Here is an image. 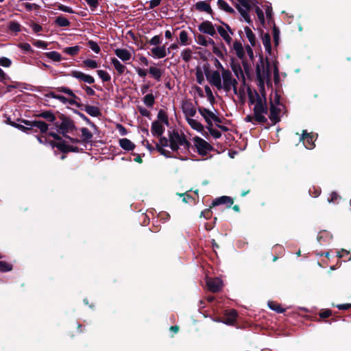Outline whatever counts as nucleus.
<instances>
[{
  "label": "nucleus",
  "instance_id": "nucleus-1",
  "mask_svg": "<svg viewBox=\"0 0 351 351\" xmlns=\"http://www.w3.org/2000/svg\"><path fill=\"white\" fill-rule=\"evenodd\" d=\"M20 121L25 124L26 126L16 123H12L11 125L27 134L29 132V131H32L34 128L38 129L41 134H46L49 127L48 123L44 121L40 120L29 121L26 119H21Z\"/></svg>",
  "mask_w": 351,
  "mask_h": 351
},
{
  "label": "nucleus",
  "instance_id": "nucleus-2",
  "mask_svg": "<svg viewBox=\"0 0 351 351\" xmlns=\"http://www.w3.org/2000/svg\"><path fill=\"white\" fill-rule=\"evenodd\" d=\"M56 113L58 114V119L61 121V123L56 121L54 123V126L63 136H66V134L70 131L76 130L75 123L69 117L58 111H56Z\"/></svg>",
  "mask_w": 351,
  "mask_h": 351
},
{
  "label": "nucleus",
  "instance_id": "nucleus-3",
  "mask_svg": "<svg viewBox=\"0 0 351 351\" xmlns=\"http://www.w3.org/2000/svg\"><path fill=\"white\" fill-rule=\"evenodd\" d=\"M193 141L197 152L202 156H207L208 152L213 149V147L210 144L199 136L194 137Z\"/></svg>",
  "mask_w": 351,
  "mask_h": 351
},
{
  "label": "nucleus",
  "instance_id": "nucleus-4",
  "mask_svg": "<svg viewBox=\"0 0 351 351\" xmlns=\"http://www.w3.org/2000/svg\"><path fill=\"white\" fill-rule=\"evenodd\" d=\"M56 90L58 92L64 93L68 95L69 96L71 97V98L69 99V101H68V103L69 104L75 106L76 107H77L80 109H82L84 104L79 102V101H80V98L78 97L77 96H76L74 94V93L72 91L71 89H70L69 88L66 87V86H60V87H57L56 88Z\"/></svg>",
  "mask_w": 351,
  "mask_h": 351
},
{
  "label": "nucleus",
  "instance_id": "nucleus-5",
  "mask_svg": "<svg viewBox=\"0 0 351 351\" xmlns=\"http://www.w3.org/2000/svg\"><path fill=\"white\" fill-rule=\"evenodd\" d=\"M315 136L312 132H308L304 130L300 136V141L303 143L304 146L308 149H313L315 147Z\"/></svg>",
  "mask_w": 351,
  "mask_h": 351
},
{
  "label": "nucleus",
  "instance_id": "nucleus-6",
  "mask_svg": "<svg viewBox=\"0 0 351 351\" xmlns=\"http://www.w3.org/2000/svg\"><path fill=\"white\" fill-rule=\"evenodd\" d=\"M256 75L258 82L257 85L258 86L259 91L261 94V96L264 98V99H265L266 92L265 88V77L264 75L261 73L259 64L256 65Z\"/></svg>",
  "mask_w": 351,
  "mask_h": 351
},
{
  "label": "nucleus",
  "instance_id": "nucleus-7",
  "mask_svg": "<svg viewBox=\"0 0 351 351\" xmlns=\"http://www.w3.org/2000/svg\"><path fill=\"white\" fill-rule=\"evenodd\" d=\"M69 75L79 80L80 81L88 83L89 84H92L95 82V78L93 76L85 74L79 71H71Z\"/></svg>",
  "mask_w": 351,
  "mask_h": 351
},
{
  "label": "nucleus",
  "instance_id": "nucleus-8",
  "mask_svg": "<svg viewBox=\"0 0 351 351\" xmlns=\"http://www.w3.org/2000/svg\"><path fill=\"white\" fill-rule=\"evenodd\" d=\"M198 29L199 32L208 34L211 36H215L216 35L215 27L209 21H204L200 23L198 26Z\"/></svg>",
  "mask_w": 351,
  "mask_h": 351
},
{
  "label": "nucleus",
  "instance_id": "nucleus-9",
  "mask_svg": "<svg viewBox=\"0 0 351 351\" xmlns=\"http://www.w3.org/2000/svg\"><path fill=\"white\" fill-rule=\"evenodd\" d=\"M255 96L256 97V104L253 109L254 112H260L263 114H267L268 109L266 106V99L263 101L258 93L256 90H254Z\"/></svg>",
  "mask_w": 351,
  "mask_h": 351
},
{
  "label": "nucleus",
  "instance_id": "nucleus-10",
  "mask_svg": "<svg viewBox=\"0 0 351 351\" xmlns=\"http://www.w3.org/2000/svg\"><path fill=\"white\" fill-rule=\"evenodd\" d=\"M206 285L210 291L217 293L222 288V280L219 278H210L207 280Z\"/></svg>",
  "mask_w": 351,
  "mask_h": 351
},
{
  "label": "nucleus",
  "instance_id": "nucleus-11",
  "mask_svg": "<svg viewBox=\"0 0 351 351\" xmlns=\"http://www.w3.org/2000/svg\"><path fill=\"white\" fill-rule=\"evenodd\" d=\"M221 77L223 79L222 88L226 92H229L231 90V82L233 80L232 73L228 69L224 70L221 73Z\"/></svg>",
  "mask_w": 351,
  "mask_h": 351
},
{
  "label": "nucleus",
  "instance_id": "nucleus-12",
  "mask_svg": "<svg viewBox=\"0 0 351 351\" xmlns=\"http://www.w3.org/2000/svg\"><path fill=\"white\" fill-rule=\"evenodd\" d=\"M36 118H43L48 122L55 123L56 122V116L54 112L52 110H41L37 114H34Z\"/></svg>",
  "mask_w": 351,
  "mask_h": 351
},
{
  "label": "nucleus",
  "instance_id": "nucleus-13",
  "mask_svg": "<svg viewBox=\"0 0 351 351\" xmlns=\"http://www.w3.org/2000/svg\"><path fill=\"white\" fill-rule=\"evenodd\" d=\"M207 80L218 90H221L222 88L221 78L218 71H214L210 73L209 79H207Z\"/></svg>",
  "mask_w": 351,
  "mask_h": 351
},
{
  "label": "nucleus",
  "instance_id": "nucleus-14",
  "mask_svg": "<svg viewBox=\"0 0 351 351\" xmlns=\"http://www.w3.org/2000/svg\"><path fill=\"white\" fill-rule=\"evenodd\" d=\"M234 203V200L232 197L228 196H221L216 198L212 202V206H217L221 204H226V208H230Z\"/></svg>",
  "mask_w": 351,
  "mask_h": 351
},
{
  "label": "nucleus",
  "instance_id": "nucleus-15",
  "mask_svg": "<svg viewBox=\"0 0 351 351\" xmlns=\"http://www.w3.org/2000/svg\"><path fill=\"white\" fill-rule=\"evenodd\" d=\"M194 7L197 11L206 12V13L210 14L212 16L214 14L208 1H198L194 5Z\"/></svg>",
  "mask_w": 351,
  "mask_h": 351
},
{
  "label": "nucleus",
  "instance_id": "nucleus-16",
  "mask_svg": "<svg viewBox=\"0 0 351 351\" xmlns=\"http://www.w3.org/2000/svg\"><path fill=\"white\" fill-rule=\"evenodd\" d=\"M230 64L232 71L237 77H239V75L244 77V74L242 68L239 62L236 60L234 57L230 58ZM243 81L245 82V78H243Z\"/></svg>",
  "mask_w": 351,
  "mask_h": 351
},
{
  "label": "nucleus",
  "instance_id": "nucleus-17",
  "mask_svg": "<svg viewBox=\"0 0 351 351\" xmlns=\"http://www.w3.org/2000/svg\"><path fill=\"white\" fill-rule=\"evenodd\" d=\"M165 127L158 121H154L152 123L151 132L153 136L159 137L162 135L165 132Z\"/></svg>",
  "mask_w": 351,
  "mask_h": 351
},
{
  "label": "nucleus",
  "instance_id": "nucleus-18",
  "mask_svg": "<svg viewBox=\"0 0 351 351\" xmlns=\"http://www.w3.org/2000/svg\"><path fill=\"white\" fill-rule=\"evenodd\" d=\"M237 317V311L234 309H231L229 311H227L225 314L223 323L227 325H234V324L236 322Z\"/></svg>",
  "mask_w": 351,
  "mask_h": 351
},
{
  "label": "nucleus",
  "instance_id": "nucleus-19",
  "mask_svg": "<svg viewBox=\"0 0 351 351\" xmlns=\"http://www.w3.org/2000/svg\"><path fill=\"white\" fill-rule=\"evenodd\" d=\"M270 114L269 116V119L276 124V123L280 121L279 114L280 112V110L276 107L273 102L271 101L270 102Z\"/></svg>",
  "mask_w": 351,
  "mask_h": 351
},
{
  "label": "nucleus",
  "instance_id": "nucleus-20",
  "mask_svg": "<svg viewBox=\"0 0 351 351\" xmlns=\"http://www.w3.org/2000/svg\"><path fill=\"white\" fill-rule=\"evenodd\" d=\"M258 64H260V69H261V73L263 75H265V73H266L267 75H269V62L267 58H266L265 60L263 54L259 55V60H258V62H257L256 65Z\"/></svg>",
  "mask_w": 351,
  "mask_h": 351
},
{
  "label": "nucleus",
  "instance_id": "nucleus-21",
  "mask_svg": "<svg viewBox=\"0 0 351 351\" xmlns=\"http://www.w3.org/2000/svg\"><path fill=\"white\" fill-rule=\"evenodd\" d=\"M82 110H84L86 113H88L91 117H99L101 116V112L99 110V108L97 106H90V105H85L84 104V106Z\"/></svg>",
  "mask_w": 351,
  "mask_h": 351
},
{
  "label": "nucleus",
  "instance_id": "nucleus-22",
  "mask_svg": "<svg viewBox=\"0 0 351 351\" xmlns=\"http://www.w3.org/2000/svg\"><path fill=\"white\" fill-rule=\"evenodd\" d=\"M186 135L184 133L180 134L178 130H173L172 132L169 131V140H171L172 138L174 142L178 143L180 146H182V143Z\"/></svg>",
  "mask_w": 351,
  "mask_h": 351
},
{
  "label": "nucleus",
  "instance_id": "nucleus-23",
  "mask_svg": "<svg viewBox=\"0 0 351 351\" xmlns=\"http://www.w3.org/2000/svg\"><path fill=\"white\" fill-rule=\"evenodd\" d=\"M233 49L235 51L237 56L243 60L245 58V53L244 48L240 41L236 40L233 43Z\"/></svg>",
  "mask_w": 351,
  "mask_h": 351
},
{
  "label": "nucleus",
  "instance_id": "nucleus-24",
  "mask_svg": "<svg viewBox=\"0 0 351 351\" xmlns=\"http://www.w3.org/2000/svg\"><path fill=\"white\" fill-rule=\"evenodd\" d=\"M115 55L123 62H126L131 58L130 52L125 49H116L114 50Z\"/></svg>",
  "mask_w": 351,
  "mask_h": 351
},
{
  "label": "nucleus",
  "instance_id": "nucleus-25",
  "mask_svg": "<svg viewBox=\"0 0 351 351\" xmlns=\"http://www.w3.org/2000/svg\"><path fill=\"white\" fill-rule=\"evenodd\" d=\"M83 149H80L78 147L67 145L65 141H63L60 152L63 154H67L69 152H81Z\"/></svg>",
  "mask_w": 351,
  "mask_h": 351
},
{
  "label": "nucleus",
  "instance_id": "nucleus-26",
  "mask_svg": "<svg viewBox=\"0 0 351 351\" xmlns=\"http://www.w3.org/2000/svg\"><path fill=\"white\" fill-rule=\"evenodd\" d=\"M120 147L126 151H132L135 148V145L129 139L124 138L119 139Z\"/></svg>",
  "mask_w": 351,
  "mask_h": 351
},
{
  "label": "nucleus",
  "instance_id": "nucleus-27",
  "mask_svg": "<svg viewBox=\"0 0 351 351\" xmlns=\"http://www.w3.org/2000/svg\"><path fill=\"white\" fill-rule=\"evenodd\" d=\"M152 53H153L154 56L157 58H165L167 56L165 45L152 48Z\"/></svg>",
  "mask_w": 351,
  "mask_h": 351
},
{
  "label": "nucleus",
  "instance_id": "nucleus-28",
  "mask_svg": "<svg viewBox=\"0 0 351 351\" xmlns=\"http://www.w3.org/2000/svg\"><path fill=\"white\" fill-rule=\"evenodd\" d=\"M196 109L193 107V104L191 103H186L183 106V112L184 113L186 116V119L187 117H193L196 114Z\"/></svg>",
  "mask_w": 351,
  "mask_h": 351
},
{
  "label": "nucleus",
  "instance_id": "nucleus-29",
  "mask_svg": "<svg viewBox=\"0 0 351 351\" xmlns=\"http://www.w3.org/2000/svg\"><path fill=\"white\" fill-rule=\"evenodd\" d=\"M186 121L188 124L195 130L202 132L204 131V125L199 121L195 119H191L190 117L186 118Z\"/></svg>",
  "mask_w": 351,
  "mask_h": 351
},
{
  "label": "nucleus",
  "instance_id": "nucleus-30",
  "mask_svg": "<svg viewBox=\"0 0 351 351\" xmlns=\"http://www.w3.org/2000/svg\"><path fill=\"white\" fill-rule=\"evenodd\" d=\"M262 41L263 44L265 48V51L270 54L271 52V37L269 34L265 33L262 36Z\"/></svg>",
  "mask_w": 351,
  "mask_h": 351
},
{
  "label": "nucleus",
  "instance_id": "nucleus-31",
  "mask_svg": "<svg viewBox=\"0 0 351 351\" xmlns=\"http://www.w3.org/2000/svg\"><path fill=\"white\" fill-rule=\"evenodd\" d=\"M217 30L219 35L223 38L228 45H230L232 42V38L228 34V32L222 26H217Z\"/></svg>",
  "mask_w": 351,
  "mask_h": 351
},
{
  "label": "nucleus",
  "instance_id": "nucleus-32",
  "mask_svg": "<svg viewBox=\"0 0 351 351\" xmlns=\"http://www.w3.org/2000/svg\"><path fill=\"white\" fill-rule=\"evenodd\" d=\"M245 32L251 46L255 47L256 45V38L255 34L249 27H245Z\"/></svg>",
  "mask_w": 351,
  "mask_h": 351
},
{
  "label": "nucleus",
  "instance_id": "nucleus-33",
  "mask_svg": "<svg viewBox=\"0 0 351 351\" xmlns=\"http://www.w3.org/2000/svg\"><path fill=\"white\" fill-rule=\"evenodd\" d=\"M148 72L156 81H160L162 75L160 69L156 66H150Z\"/></svg>",
  "mask_w": 351,
  "mask_h": 351
},
{
  "label": "nucleus",
  "instance_id": "nucleus-34",
  "mask_svg": "<svg viewBox=\"0 0 351 351\" xmlns=\"http://www.w3.org/2000/svg\"><path fill=\"white\" fill-rule=\"evenodd\" d=\"M111 63L114 66L115 69L117 71L119 75H122L126 67L122 64L119 60H117L116 58H113L111 60Z\"/></svg>",
  "mask_w": 351,
  "mask_h": 351
},
{
  "label": "nucleus",
  "instance_id": "nucleus-35",
  "mask_svg": "<svg viewBox=\"0 0 351 351\" xmlns=\"http://www.w3.org/2000/svg\"><path fill=\"white\" fill-rule=\"evenodd\" d=\"M82 142L89 143L93 138V134L86 128H81Z\"/></svg>",
  "mask_w": 351,
  "mask_h": 351
},
{
  "label": "nucleus",
  "instance_id": "nucleus-36",
  "mask_svg": "<svg viewBox=\"0 0 351 351\" xmlns=\"http://www.w3.org/2000/svg\"><path fill=\"white\" fill-rule=\"evenodd\" d=\"M217 5L221 10H224L227 13L233 14L234 13V10L232 8H231L225 1L223 0H218Z\"/></svg>",
  "mask_w": 351,
  "mask_h": 351
},
{
  "label": "nucleus",
  "instance_id": "nucleus-37",
  "mask_svg": "<svg viewBox=\"0 0 351 351\" xmlns=\"http://www.w3.org/2000/svg\"><path fill=\"white\" fill-rule=\"evenodd\" d=\"M55 23L59 27H66L70 26V21L64 16H59L55 20Z\"/></svg>",
  "mask_w": 351,
  "mask_h": 351
},
{
  "label": "nucleus",
  "instance_id": "nucleus-38",
  "mask_svg": "<svg viewBox=\"0 0 351 351\" xmlns=\"http://www.w3.org/2000/svg\"><path fill=\"white\" fill-rule=\"evenodd\" d=\"M143 103L148 108H152L155 104V97L152 93L147 94L143 97Z\"/></svg>",
  "mask_w": 351,
  "mask_h": 351
},
{
  "label": "nucleus",
  "instance_id": "nucleus-39",
  "mask_svg": "<svg viewBox=\"0 0 351 351\" xmlns=\"http://www.w3.org/2000/svg\"><path fill=\"white\" fill-rule=\"evenodd\" d=\"M235 8L237 9L241 15L243 17L244 20L248 23L251 24L252 23L250 16L247 10L243 9L238 3L235 5Z\"/></svg>",
  "mask_w": 351,
  "mask_h": 351
},
{
  "label": "nucleus",
  "instance_id": "nucleus-40",
  "mask_svg": "<svg viewBox=\"0 0 351 351\" xmlns=\"http://www.w3.org/2000/svg\"><path fill=\"white\" fill-rule=\"evenodd\" d=\"M268 306L270 309L276 311L278 313H282L285 311V309L282 308L280 304L276 302H269Z\"/></svg>",
  "mask_w": 351,
  "mask_h": 351
},
{
  "label": "nucleus",
  "instance_id": "nucleus-41",
  "mask_svg": "<svg viewBox=\"0 0 351 351\" xmlns=\"http://www.w3.org/2000/svg\"><path fill=\"white\" fill-rule=\"evenodd\" d=\"M157 118L158 119V121H160V122L165 123V125H169V123L168 115L164 110H162V109L159 110V111L158 112Z\"/></svg>",
  "mask_w": 351,
  "mask_h": 351
},
{
  "label": "nucleus",
  "instance_id": "nucleus-42",
  "mask_svg": "<svg viewBox=\"0 0 351 351\" xmlns=\"http://www.w3.org/2000/svg\"><path fill=\"white\" fill-rule=\"evenodd\" d=\"M45 56L55 62H60L62 59L60 53L56 51L45 53Z\"/></svg>",
  "mask_w": 351,
  "mask_h": 351
},
{
  "label": "nucleus",
  "instance_id": "nucleus-43",
  "mask_svg": "<svg viewBox=\"0 0 351 351\" xmlns=\"http://www.w3.org/2000/svg\"><path fill=\"white\" fill-rule=\"evenodd\" d=\"M197 110L204 119L205 117H209L210 119H212L213 117L215 115L212 111L202 106H199Z\"/></svg>",
  "mask_w": 351,
  "mask_h": 351
},
{
  "label": "nucleus",
  "instance_id": "nucleus-44",
  "mask_svg": "<svg viewBox=\"0 0 351 351\" xmlns=\"http://www.w3.org/2000/svg\"><path fill=\"white\" fill-rule=\"evenodd\" d=\"M80 51V46L69 47L64 49V52L72 56H75L78 54Z\"/></svg>",
  "mask_w": 351,
  "mask_h": 351
},
{
  "label": "nucleus",
  "instance_id": "nucleus-45",
  "mask_svg": "<svg viewBox=\"0 0 351 351\" xmlns=\"http://www.w3.org/2000/svg\"><path fill=\"white\" fill-rule=\"evenodd\" d=\"M21 25L14 21H12L8 24V29L14 33L21 32Z\"/></svg>",
  "mask_w": 351,
  "mask_h": 351
},
{
  "label": "nucleus",
  "instance_id": "nucleus-46",
  "mask_svg": "<svg viewBox=\"0 0 351 351\" xmlns=\"http://www.w3.org/2000/svg\"><path fill=\"white\" fill-rule=\"evenodd\" d=\"M160 138H159V142L158 143H156V149L157 150L158 149V147H160V148H164L165 147H167L169 145V138H167L165 136H159Z\"/></svg>",
  "mask_w": 351,
  "mask_h": 351
},
{
  "label": "nucleus",
  "instance_id": "nucleus-47",
  "mask_svg": "<svg viewBox=\"0 0 351 351\" xmlns=\"http://www.w3.org/2000/svg\"><path fill=\"white\" fill-rule=\"evenodd\" d=\"M83 66L90 69H96L98 67L97 62L91 59H86L82 62Z\"/></svg>",
  "mask_w": 351,
  "mask_h": 351
},
{
  "label": "nucleus",
  "instance_id": "nucleus-48",
  "mask_svg": "<svg viewBox=\"0 0 351 351\" xmlns=\"http://www.w3.org/2000/svg\"><path fill=\"white\" fill-rule=\"evenodd\" d=\"M272 33L275 45L277 46L279 43L280 29L278 27L276 26V25H274L273 26Z\"/></svg>",
  "mask_w": 351,
  "mask_h": 351
},
{
  "label": "nucleus",
  "instance_id": "nucleus-49",
  "mask_svg": "<svg viewBox=\"0 0 351 351\" xmlns=\"http://www.w3.org/2000/svg\"><path fill=\"white\" fill-rule=\"evenodd\" d=\"M97 75L101 79V80L104 82H109L111 79L110 75L108 72L104 70H98L97 71Z\"/></svg>",
  "mask_w": 351,
  "mask_h": 351
},
{
  "label": "nucleus",
  "instance_id": "nucleus-50",
  "mask_svg": "<svg viewBox=\"0 0 351 351\" xmlns=\"http://www.w3.org/2000/svg\"><path fill=\"white\" fill-rule=\"evenodd\" d=\"M340 199L341 196L338 195L337 193L333 191L330 193V197L328 198V202L329 203L339 204Z\"/></svg>",
  "mask_w": 351,
  "mask_h": 351
},
{
  "label": "nucleus",
  "instance_id": "nucleus-51",
  "mask_svg": "<svg viewBox=\"0 0 351 351\" xmlns=\"http://www.w3.org/2000/svg\"><path fill=\"white\" fill-rule=\"evenodd\" d=\"M182 58L186 62H189L191 58H192V51L190 49H184L181 53Z\"/></svg>",
  "mask_w": 351,
  "mask_h": 351
},
{
  "label": "nucleus",
  "instance_id": "nucleus-52",
  "mask_svg": "<svg viewBox=\"0 0 351 351\" xmlns=\"http://www.w3.org/2000/svg\"><path fill=\"white\" fill-rule=\"evenodd\" d=\"M188 33L185 30H182L180 33V42L182 45H189L188 43Z\"/></svg>",
  "mask_w": 351,
  "mask_h": 351
},
{
  "label": "nucleus",
  "instance_id": "nucleus-53",
  "mask_svg": "<svg viewBox=\"0 0 351 351\" xmlns=\"http://www.w3.org/2000/svg\"><path fill=\"white\" fill-rule=\"evenodd\" d=\"M87 45L96 53H99L101 51L98 44L92 40L88 41Z\"/></svg>",
  "mask_w": 351,
  "mask_h": 351
},
{
  "label": "nucleus",
  "instance_id": "nucleus-54",
  "mask_svg": "<svg viewBox=\"0 0 351 351\" xmlns=\"http://www.w3.org/2000/svg\"><path fill=\"white\" fill-rule=\"evenodd\" d=\"M204 89H205V92H206V96L208 97L209 102L211 104H214L215 102V99L213 96V94L212 93L210 88L208 86H206L204 87Z\"/></svg>",
  "mask_w": 351,
  "mask_h": 351
},
{
  "label": "nucleus",
  "instance_id": "nucleus-55",
  "mask_svg": "<svg viewBox=\"0 0 351 351\" xmlns=\"http://www.w3.org/2000/svg\"><path fill=\"white\" fill-rule=\"evenodd\" d=\"M254 120L256 122H258L261 124H264V123H267V119L265 116H263L262 114L263 113L254 112Z\"/></svg>",
  "mask_w": 351,
  "mask_h": 351
},
{
  "label": "nucleus",
  "instance_id": "nucleus-56",
  "mask_svg": "<svg viewBox=\"0 0 351 351\" xmlns=\"http://www.w3.org/2000/svg\"><path fill=\"white\" fill-rule=\"evenodd\" d=\"M195 76L197 83L199 84H202L204 82V77L203 72L199 67H197L196 69Z\"/></svg>",
  "mask_w": 351,
  "mask_h": 351
},
{
  "label": "nucleus",
  "instance_id": "nucleus-57",
  "mask_svg": "<svg viewBox=\"0 0 351 351\" xmlns=\"http://www.w3.org/2000/svg\"><path fill=\"white\" fill-rule=\"evenodd\" d=\"M213 207V206H212V205H211L209 208H206L205 210L202 211L201 213H200V217H204L206 219H210L212 217V215H213V212L211 210V208Z\"/></svg>",
  "mask_w": 351,
  "mask_h": 351
},
{
  "label": "nucleus",
  "instance_id": "nucleus-58",
  "mask_svg": "<svg viewBox=\"0 0 351 351\" xmlns=\"http://www.w3.org/2000/svg\"><path fill=\"white\" fill-rule=\"evenodd\" d=\"M12 269V265L5 261H0V271H9Z\"/></svg>",
  "mask_w": 351,
  "mask_h": 351
},
{
  "label": "nucleus",
  "instance_id": "nucleus-59",
  "mask_svg": "<svg viewBox=\"0 0 351 351\" xmlns=\"http://www.w3.org/2000/svg\"><path fill=\"white\" fill-rule=\"evenodd\" d=\"M255 12L260 22L263 25L265 23V16L263 10L258 6H256L255 8Z\"/></svg>",
  "mask_w": 351,
  "mask_h": 351
},
{
  "label": "nucleus",
  "instance_id": "nucleus-60",
  "mask_svg": "<svg viewBox=\"0 0 351 351\" xmlns=\"http://www.w3.org/2000/svg\"><path fill=\"white\" fill-rule=\"evenodd\" d=\"M19 47L27 53H32L33 50L30 46V45L27 43H22L19 44Z\"/></svg>",
  "mask_w": 351,
  "mask_h": 351
},
{
  "label": "nucleus",
  "instance_id": "nucleus-61",
  "mask_svg": "<svg viewBox=\"0 0 351 351\" xmlns=\"http://www.w3.org/2000/svg\"><path fill=\"white\" fill-rule=\"evenodd\" d=\"M63 141H54L51 140H48L47 145H49L52 148L56 147L59 151H60Z\"/></svg>",
  "mask_w": 351,
  "mask_h": 351
},
{
  "label": "nucleus",
  "instance_id": "nucleus-62",
  "mask_svg": "<svg viewBox=\"0 0 351 351\" xmlns=\"http://www.w3.org/2000/svg\"><path fill=\"white\" fill-rule=\"evenodd\" d=\"M24 7L25 10L28 12H30L33 10H38L40 8V6L36 3H25L24 4Z\"/></svg>",
  "mask_w": 351,
  "mask_h": 351
},
{
  "label": "nucleus",
  "instance_id": "nucleus-63",
  "mask_svg": "<svg viewBox=\"0 0 351 351\" xmlns=\"http://www.w3.org/2000/svg\"><path fill=\"white\" fill-rule=\"evenodd\" d=\"M12 64V61L6 58V57H1L0 58V65L3 67H10Z\"/></svg>",
  "mask_w": 351,
  "mask_h": 351
},
{
  "label": "nucleus",
  "instance_id": "nucleus-64",
  "mask_svg": "<svg viewBox=\"0 0 351 351\" xmlns=\"http://www.w3.org/2000/svg\"><path fill=\"white\" fill-rule=\"evenodd\" d=\"M196 41L198 44L206 47L207 46V40L206 37L202 34H199L197 36Z\"/></svg>",
  "mask_w": 351,
  "mask_h": 351
}]
</instances>
